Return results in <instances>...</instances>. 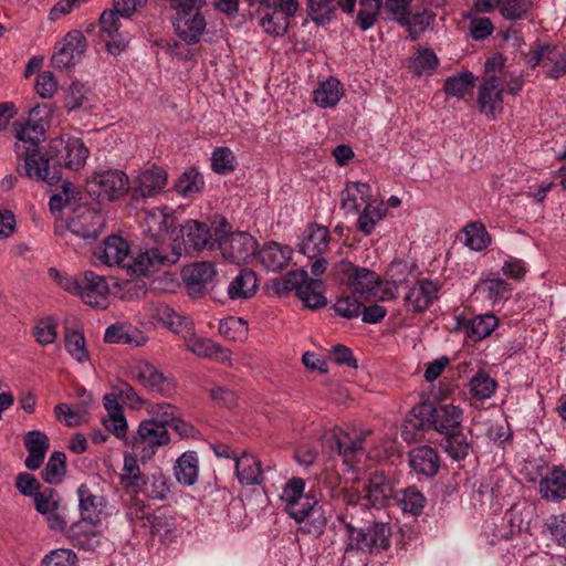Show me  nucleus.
Returning <instances> with one entry per match:
<instances>
[{
	"instance_id": "f257e3e1",
	"label": "nucleus",
	"mask_w": 566,
	"mask_h": 566,
	"mask_svg": "<svg viewBox=\"0 0 566 566\" xmlns=\"http://www.w3.org/2000/svg\"><path fill=\"white\" fill-rule=\"evenodd\" d=\"M17 172L30 179L43 180L53 186L62 180L63 169L77 171L84 167L90 155L82 139L55 137L44 153L31 147L20 153L18 145Z\"/></svg>"
},
{
	"instance_id": "f03ea898",
	"label": "nucleus",
	"mask_w": 566,
	"mask_h": 566,
	"mask_svg": "<svg viewBox=\"0 0 566 566\" xmlns=\"http://www.w3.org/2000/svg\"><path fill=\"white\" fill-rule=\"evenodd\" d=\"M338 521L346 530V552L357 549L370 554H378L389 548L391 537V527L389 524L371 522L366 525L363 521H356L348 510L338 515Z\"/></svg>"
},
{
	"instance_id": "7ed1b4c3",
	"label": "nucleus",
	"mask_w": 566,
	"mask_h": 566,
	"mask_svg": "<svg viewBox=\"0 0 566 566\" xmlns=\"http://www.w3.org/2000/svg\"><path fill=\"white\" fill-rule=\"evenodd\" d=\"M49 276L64 291L81 297L85 304L97 308L106 307L109 293L108 283L104 276L94 271L88 270L69 275L61 273L55 268H50Z\"/></svg>"
},
{
	"instance_id": "20e7f679",
	"label": "nucleus",
	"mask_w": 566,
	"mask_h": 566,
	"mask_svg": "<svg viewBox=\"0 0 566 566\" xmlns=\"http://www.w3.org/2000/svg\"><path fill=\"white\" fill-rule=\"evenodd\" d=\"M214 235L216 250H220L222 256L231 263L240 264L256 253L258 241L248 232H231V224L226 218H220Z\"/></svg>"
},
{
	"instance_id": "39448f33",
	"label": "nucleus",
	"mask_w": 566,
	"mask_h": 566,
	"mask_svg": "<svg viewBox=\"0 0 566 566\" xmlns=\"http://www.w3.org/2000/svg\"><path fill=\"white\" fill-rule=\"evenodd\" d=\"M86 190L90 197L99 203L115 201L125 193L130 196V186L127 175L117 169L95 172L87 180Z\"/></svg>"
},
{
	"instance_id": "423d86ee",
	"label": "nucleus",
	"mask_w": 566,
	"mask_h": 566,
	"mask_svg": "<svg viewBox=\"0 0 566 566\" xmlns=\"http://www.w3.org/2000/svg\"><path fill=\"white\" fill-rule=\"evenodd\" d=\"M170 434L168 429L158 426L156 421L143 420L138 430L130 439L125 440L126 446H130L133 451L139 455L144 463L150 460L159 447L169 444Z\"/></svg>"
},
{
	"instance_id": "0eeeda50",
	"label": "nucleus",
	"mask_w": 566,
	"mask_h": 566,
	"mask_svg": "<svg viewBox=\"0 0 566 566\" xmlns=\"http://www.w3.org/2000/svg\"><path fill=\"white\" fill-rule=\"evenodd\" d=\"M216 227H219L217 221H213L212 227H209L206 222L193 219L187 220L181 224L179 233L186 254L195 256L203 250H216Z\"/></svg>"
},
{
	"instance_id": "6e6552de",
	"label": "nucleus",
	"mask_w": 566,
	"mask_h": 566,
	"mask_svg": "<svg viewBox=\"0 0 566 566\" xmlns=\"http://www.w3.org/2000/svg\"><path fill=\"white\" fill-rule=\"evenodd\" d=\"M334 274L342 284H347L354 294L371 292L381 284V277L375 271L357 266L347 260L334 265Z\"/></svg>"
},
{
	"instance_id": "1a4fd4ad",
	"label": "nucleus",
	"mask_w": 566,
	"mask_h": 566,
	"mask_svg": "<svg viewBox=\"0 0 566 566\" xmlns=\"http://www.w3.org/2000/svg\"><path fill=\"white\" fill-rule=\"evenodd\" d=\"M365 438L359 434L353 438L342 429H333L324 434L323 447L331 453H337L343 462L354 467L364 454Z\"/></svg>"
},
{
	"instance_id": "9d476101",
	"label": "nucleus",
	"mask_w": 566,
	"mask_h": 566,
	"mask_svg": "<svg viewBox=\"0 0 566 566\" xmlns=\"http://www.w3.org/2000/svg\"><path fill=\"white\" fill-rule=\"evenodd\" d=\"M304 480L293 478L286 483L281 495V500L285 502V512L296 522L305 521L313 505H316V497L304 494Z\"/></svg>"
},
{
	"instance_id": "9b49d317",
	"label": "nucleus",
	"mask_w": 566,
	"mask_h": 566,
	"mask_svg": "<svg viewBox=\"0 0 566 566\" xmlns=\"http://www.w3.org/2000/svg\"><path fill=\"white\" fill-rule=\"evenodd\" d=\"M105 226V218L101 211L80 205L75 207L67 220V229L83 239H97Z\"/></svg>"
},
{
	"instance_id": "f8f14e48",
	"label": "nucleus",
	"mask_w": 566,
	"mask_h": 566,
	"mask_svg": "<svg viewBox=\"0 0 566 566\" xmlns=\"http://www.w3.org/2000/svg\"><path fill=\"white\" fill-rule=\"evenodd\" d=\"M364 492V499L368 505L377 510L388 506L391 501L397 499L395 480L384 471H375L369 474Z\"/></svg>"
},
{
	"instance_id": "ddd939ff",
	"label": "nucleus",
	"mask_w": 566,
	"mask_h": 566,
	"mask_svg": "<svg viewBox=\"0 0 566 566\" xmlns=\"http://www.w3.org/2000/svg\"><path fill=\"white\" fill-rule=\"evenodd\" d=\"M167 180L168 174L161 167L153 166L149 169L143 170L130 186L132 203L137 205L140 201H145L146 198L155 197L164 189Z\"/></svg>"
},
{
	"instance_id": "4468645a",
	"label": "nucleus",
	"mask_w": 566,
	"mask_h": 566,
	"mask_svg": "<svg viewBox=\"0 0 566 566\" xmlns=\"http://www.w3.org/2000/svg\"><path fill=\"white\" fill-rule=\"evenodd\" d=\"M87 48V40L78 30L70 31L63 42L57 43L51 62L56 69H70L81 61Z\"/></svg>"
},
{
	"instance_id": "2eb2a0df",
	"label": "nucleus",
	"mask_w": 566,
	"mask_h": 566,
	"mask_svg": "<svg viewBox=\"0 0 566 566\" xmlns=\"http://www.w3.org/2000/svg\"><path fill=\"white\" fill-rule=\"evenodd\" d=\"M424 416H430L431 430H436L446 436L462 427L463 410L452 403L434 405L428 401V407L423 409Z\"/></svg>"
},
{
	"instance_id": "dca6fc26",
	"label": "nucleus",
	"mask_w": 566,
	"mask_h": 566,
	"mask_svg": "<svg viewBox=\"0 0 566 566\" xmlns=\"http://www.w3.org/2000/svg\"><path fill=\"white\" fill-rule=\"evenodd\" d=\"M217 275L214 264L209 261L195 262L184 266L181 276L187 293L191 297H201L207 292V285Z\"/></svg>"
},
{
	"instance_id": "f3484780",
	"label": "nucleus",
	"mask_w": 566,
	"mask_h": 566,
	"mask_svg": "<svg viewBox=\"0 0 566 566\" xmlns=\"http://www.w3.org/2000/svg\"><path fill=\"white\" fill-rule=\"evenodd\" d=\"M134 378L149 392L169 397L174 391V382L163 371L147 361L138 363L134 368Z\"/></svg>"
},
{
	"instance_id": "a211bd4d",
	"label": "nucleus",
	"mask_w": 566,
	"mask_h": 566,
	"mask_svg": "<svg viewBox=\"0 0 566 566\" xmlns=\"http://www.w3.org/2000/svg\"><path fill=\"white\" fill-rule=\"evenodd\" d=\"M179 254H175L174 259L163 254L159 249H150L139 252L133 258L132 263L124 264L127 270L136 275L149 276L159 271L161 266L170 265L177 262Z\"/></svg>"
},
{
	"instance_id": "6ab92c4d",
	"label": "nucleus",
	"mask_w": 566,
	"mask_h": 566,
	"mask_svg": "<svg viewBox=\"0 0 566 566\" xmlns=\"http://www.w3.org/2000/svg\"><path fill=\"white\" fill-rule=\"evenodd\" d=\"M426 407H428V400L413 406L406 416L401 428V438L407 443L420 441L424 438V432L431 430L430 416L422 415L426 413L423 410Z\"/></svg>"
},
{
	"instance_id": "aec40b11",
	"label": "nucleus",
	"mask_w": 566,
	"mask_h": 566,
	"mask_svg": "<svg viewBox=\"0 0 566 566\" xmlns=\"http://www.w3.org/2000/svg\"><path fill=\"white\" fill-rule=\"evenodd\" d=\"M499 325L494 314L476 315L471 319L457 317L454 331H464L468 338L480 342L489 337Z\"/></svg>"
},
{
	"instance_id": "412c9836",
	"label": "nucleus",
	"mask_w": 566,
	"mask_h": 566,
	"mask_svg": "<svg viewBox=\"0 0 566 566\" xmlns=\"http://www.w3.org/2000/svg\"><path fill=\"white\" fill-rule=\"evenodd\" d=\"M172 25L177 35L188 45L200 42L206 30L207 22L205 15L200 11L193 14L176 17Z\"/></svg>"
},
{
	"instance_id": "4be33fe9",
	"label": "nucleus",
	"mask_w": 566,
	"mask_h": 566,
	"mask_svg": "<svg viewBox=\"0 0 566 566\" xmlns=\"http://www.w3.org/2000/svg\"><path fill=\"white\" fill-rule=\"evenodd\" d=\"M97 524L84 520L73 523L69 530L72 545L78 549L94 552L101 545L102 539Z\"/></svg>"
},
{
	"instance_id": "5701e85b",
	"label": "nucleus",
	"mask_w": 566,
	"mask_h": 566,
	"mask_svg": "<svg viewBox=\"0 0 566 566\" xmlns=\"http://www.w3.org/2000/svg\"><path fill=\"white\" fill-rule=\"evenodd\" d=\"M439 286L429 279H422L418 285L412 286L406 294L403 301L407 306H411L412 313H422L427 311L433 300L438 296Z\"/></svg>"
},
{
	"instance_id": "b1692460",
	"label": "nucleus",
	"mask_w": 566,
	"mask_h": 566,
	"mask_svg": "<svg viewBox=\"0 0 566 566\" xmlns=\"http://www.w3.org/2000/svg\"><path fill=\"white\" fill-rule=\"evenodd\" d=\"M538 491L546 501L566 500V469L562 465L553 467L539 481Z\"/></svg>"
},
{
	"instance_id": "393cba45",
	"label": "nucleus",
	"mask_w": 566,
	"mask_h": 566,
	"mask_svg": "<svg viewBox=\"0 0 566 566\" xmlns=\"http://www.w3.org/2000/svg\"><path fill=\"white\" fill-rule=\"evenodd\" d=\"M138 459L139 455L134 451L133 453L124 454V465L119 475V482L127 493L138 494L148 482V476L140 470Z\"/></svg>"
},
{
	"instance_id": "a878e982",
	"label": "nucleus",
	"mask_w": 566,
	"mask_h": 566,
	"mask_svg": "<svg viewBox=\"0 0 566 566\" xmlns=\"http://www.w3.org/2000/svg\"><path fill=\"white\" fill-rule=\"evenodd\" d=\"M409 464L418 474L432 478L440 469V457L434 448L421 446L409 452Z\"/></svg>"
},
{
	"instance_id": "bb28decb",
	"label": "nucleus",
	"mask_w": 566,
	"mask_h": 566,
	"mask_svg": "<svg viewBox=\"0 0 566 566\" xmlns=\"http://www.w3.org/2000/svg\"><path fill=\"white\" fill-rule=\"evenodd\" d=\"M24 447L28 451L25 467L32 471L40 469L50 448L49 437L39 430L30 431L24 437Z\"/></svg>"
},
{
	"instance_id": "cd10ccee",
	"label": "nucleus",
	"mask_w": 566,
	"mask_h": 566,
	"mask_svg": "<svg viewBox=\"0 0 566 566\" xmlns=\"http://www.w3.org/2000/svg\"><path fill=\"white\" fill-rule=\"evenodd\" d=\"M258 258L268 270L281 271L289 264L292 258V249L289 245L269 241L258 251Z\"/></svg>"
},
{
	"instance_id": "c85d7f7f",
	"label": "nucleus",
	"mask_w": 566,
	"mask_h": 566,
	"mask_svg": "<svg viewBox=\"0 0 566 566\" xmlns=\"http://www.w3.org/2000/svg\"><path fill=\"white\" fill-rule=\"evenodd\" d=\"M128 242L119 235H108L95 255L106 265H120L128 256Z\"/></svg>"
},
{
	"instance_id": "c756f323",
	"label": "nucleus",
	"mask_w": 566,
	"mask_h": 566,
	"mask_svg": "<svg viewBox=\"0 0 566 566\" xmlns=\"http://www.w3.org/2000/svg\"><path fill=\"white\" fill-rule=\"evenodd\" d=\"M78 506L82 520L99 523V515L106 505L103 496L96 495L86 484L77 488Z\"/></svg>"
},
{
	"instance_id": "7c9ffc66",
	"label": "nucleus",
	"mask_w": 566,
	"mask_h": 566,
	"mask_svg": "<svg viewBox=\"0 0 566 566\" xmlns=\"http://www.w3.org/2000/svg\"><path fill=\"white\" fill-rule=\"evenodd\" d=\"M235 462V474L243 485L260 484L263 481L261 462L252 454L245 452L241 457H233Z\"/></svg>"
},
{
	"instance_id": "2f4dec72",
	"label": "nucleus",
	"mask_w": 566,
	"mask_h": 566,
	"mask_svg": "<svg viewBox=\"0 0 566 566\" xmlns=\"http://www.w3.org/2000/svg\"><path fill=\"white\" fill-rule=\"evenodd\" d=\"M329 231L323 226H312L306 239L300 245V252L310 260L321 256L328 249Z\"/></svg>"
},
{
	"instance_id": "473e14b6",
	"label": "nucleus",
	"mask_w": 566,
	"mask_h": 566,
	"mask_svg": "<svg viewBox=\"0 0 566 566\" xmlns=\"http://www.w3.org/2000/svg\"><path fill=\"white\" fill-rule=\"evenodd\" d=\"M441 447L454 461H462L472 449V440L463 432V427L443 436Z\"/></svg>"
},
{
	"instance_id": "72a5a7b5",
	"label": "nucleus",
	"mask_w": 566,
	"mask_h": 566,
	"mask_svg": "<svg viewBox=\"0 0 566 566\" xmlns=\"http://www.w3.org/2000/svg\"><path fill=\"white\" fill-rule=\"evenodd\" d=\"M177 481L190 486L197 482L199 473V459L197 452L186 451L176 461L174 467Z\"/></svg>"
},
{
	"instance_id": "f704fd0d",
	"label": "nucleus",
	"mask_w": 566,
	"mask_h": 566,
	"mask_svg": "<svg viewBox=\"0 0 566 566\" xmlns=\"http://www.w3.org/2000/svg\"><path fill=\"white\" fill-rule=\"evenodd\" d=\"M104 342L108 344H123L140 346L145 342V337L137 328L126 324H113L106 328Z\"/></svg>"
},
{
	"instance_id": "c9c22d12",
	"label": "nucleus",
	"mask_w": 566,
	"mask_h": 566,
	"mask_svg": "<svg viewBox=\"0 0 566 566\" xmlns=\"http://www.w3.org/2000/svg\"><path fill=\"white\" fill-rule=\"evenodd\" d=\"M324 283L319 279H311L304 281L302 286L297 289V297L305 304L307 308L317 310L326 306L327 300L323 294Z\"/></svg>"
},
{
	"instance_id": "e433bc0d",
	"label": "nucleus",
	"mask_w": 566,
	"mask_h": 566,
	"mask_svg": "<svg viewBox=\"0 0 566 566\" xmlns=\"http://www.w3.org/2000/svg\"><path fill=\"white\" fill-rule=\"evenodd\" d=\"M544 67L548 78L559 80L566 75V50L558 45L545 44Z\"/></svg>"
},
{
	"instance_id": "4c0bfd02",
	"label": "nucleus",
	"mask_w": 566,
	"mask_h": 566,
	"mask_svg": "<svg viewBox=\"0 0 566 566\" xmlns=\"http://www.w3.org/2000/svg\"><path fill=\"white\" fill-rule=\"evenodd\" d=\"M187 349L205 357L214 358L221 363L230 360L231 352L208 338H191L187 342Z\"/></svg>"
},
{
	"instance_id": "58836bf2",
	"label": "nucleus",
	"mask_w": 566,
	"mask_h": 566,
	"mask_svg": "<svg viewBox=\"0 0 566 566\" xmlns=\"http://www.w3.org/2000/svg\"><path fill=\"white\" fill-rule=\"evenodd\" d=\"M256 276L253 271L243 269L231 281L228 295L231 300L249 298L256 292Z\"/></svg>"
},
{
	"instance_id": "ea45409f",
	"label": "nucleus",
	"mask_w": 566,
	"mask_h": 566,
	"mask_svg": "<svg viewBox=\"0 0 566 566\" xmlns=\"http://www.w3.org/2000/svg\"><path fill=\"white\" fill-rule=\"evenodd\" d=\"M476 77L470 71L449 76L443 84V92L448 97L453 96L463 98L467 94L472 93L475 86Z\"/></svg>"
},
{
	"instance_id": "a19ab883",
	"label": "nucleus",
	"mask_w": 566,
	"mask_h": 566,
	"mask_svg": "<svg viewBox=\"0 0 566 566\" xmlns=\"http://www.w3.org/2000/svg\"><path fill=\"white\" fill-rule=\"evenodd\" d=\"M306 280H308V274L305 270L290 271L284 276L276 277L272 281V290L279 297L286 296L292 291H295L297 295V289L301 287L302 283Z\"/></svg>"
},
{
	"instance_id": "79ce46f5",
	"label": "nucleus",
	"mask_w": 566,
	"mask_h": 566,
	"mask_svg": "<svg viewBox=\"0 0 566 566\" xmlns=\"http://www.w3.org/2000/svg\"><path fill=\"white\" fill-rule=\"evenodd\" d=\"M340 96V82L335 77H329L326 82L321 83L314 91V102L323 108L335 106Z\"/></svg>"
},
{
	"instance_id": "37998d69",
	"label": "nucleus",
	"mask_w": 566,
	"mask_h": 566,
	"mask_svg": "<svg viewBox=\"0 0 566 566\" xmlns=\"http://www.w3.org/2000/svg\"><path fill=\"white\" fill-rule=\"evenodd\" d=\"M203 186L205 180L202 175L195 167H190L184 171L174 187L180 196L188 198L200 193Z\"/></svg>"
},
{
	"instance_id": "c03bdc74",
	"label": "nucleus",
	"mask_w": 566,
	"mask_h": 566,
	"mask_svg": "<svg viewBox=\"0 0 566 566\" xmlns=\"http://www.w3.org/2000/svg\"><path fill=\"white\" fill-rule=\"evenodd\" d=\"M66 474V455L62 451H54L45 468L41 472L44 482L51 485H57L63 481Z\"/></svg>"
},
{
	"instance_id": "a18cd8bd",
	"label": "nucleus",
	"mask_w": 566,
	"mask_h": 566,
	"mask_svg": "<svg viewBox=\"0 0 566 566\" xmlns=\"http://www.w3.org/2000/svg\"><path fill=\"white\" fill-rule=\"evenodd\" d=\"M464 244L474 251H483L491 243V235L480 221L471 222L463 228Z\"/></svg>"
},
{
	"instance_id": "49530a36",
	"label": "nucleus",
	"mask_w": 566,
	"mask_h": 566,
	"mask_svg": "<svg viewBox=\"0 0 566 566\" xmlns=\"http://www.w3.org/2000/svg\"><path fill=\"white\" fill-rule=\"evenodd\" d=\"M402 509L403 512L419 515L427 503L424 495L416 488L408 486L401 490V496L397 495L395 500Z\"/></svg>"
},
{
	"instance_id": "de8ad7c7",
	"label": "nucleus",
	"mask_w": 566,
	"mask_h": 566,
	"mask_svg": "<svg viewBox=\"0 0 566 566\" xmlns=\"http://www.w3.org/2000/svg\"><path fill=\"white\" fill-rule=\"evenodd\" d=\"M335 0H307V14L317 25L328 23L334 15Z\"/></svg>"
},
{
	"instance_id": "09e8293b",
	"label": "nucleus",
	"mask_w": 566,
	"mask_h": 566,
	"mask_svg": "<svg viewBox=\"0 0 566 566\" xmlns=\"http://www.w3.org/2000/svg\"><path fill=\"white\" fill-rule=\"evenodd\" d=\"M439 59L432 49L418 51V55L410 59L409 66L418 75L427 73L431 75L438 67Z\"/></svg>"
},
{
	"instance_id": "8fccbe9b",
	"label": "nucleus",
	"mask_w": 566,
	"mask_h": 566,
	"mask_svg": "<svg viewBox=\"0 0 566 566\" xmlns=\"http://www.w3.org/2000/svg\"><path fill=\"white\" fill-rule=\"evenodd\" d=\"M495 388V380L483 370L476 373V375L470 380V391L474 398L480 400L490 398L494 394Z\"/></svg>"
},
{
	"instance_id": "3c124183",
	"label": "nucleus",
	"mask_w": 566,
	"mask_h": 566,
	"mask_svg": "<svg viewBox=\"0 0 566 566\" xmlns=\"http://www.w3.org/2000/svg\"><path fill=\"white\" fill-rule=\"evenodd\" d=\"M65 347L69 354L80 363L88 359L85 336L80 331H66Z\"/></svg>"
},
{
	"instance_id": "603ef678",
	"label": "nucleus",
	"mask_w": 566,
	"mask_h": 566,
	"mask_svg": "<svg viewBox=\"0 0 566 566\" xmlns=\"http://www.w3.org/2000/svg\"><path fill=\"white\" fill-rule=\"evenodd\" d=\"M212 170L219 175H227L235 169V156L228 147H217L211 156Z\"/></svg>"
},
{
	"instance_id": "864d4df0",
	"label": "nucleus",
	"mask_w": 566,
	"mask_h": 566,
	"mask_svg": "<svg viewBox=\"0 0 566 566\" xmlns=\"http://www.w3.org/2000/svg\"><path fill=\"white\" fill-rule=\"evenodd\" d=\"M147 411L153 416L149 420L156 421L158 426L168 429L179 417L177 408L170 403H149Z\"/></svg>"
},
{
	"instance_id": "5fc2aeb1",
	"label": "nucleus",
	"mask_w": 566,
	"mask_h": 566,
	"mask_svg": "<svg viewBox=\"0 0 566 566\" xmlns=\"http://www.w3.org/2000/svg\"><path fill=\"white\" fill-rule=\"evenodd\" d=\"M219 333L229 340L242 339L248 333V323L241 317L229 316L220 321Z\"/></svg>"
},
{
	"instance_id": "6e6d98bb",
	"label": "nucleus",
	"mask_w": 566,
	"mask_h": 566,
	"mask_svg": "<svg viewBox=\"0 0 566 566\" xmlns=\"http://www.w3.org/2000/svg\"><path fill=\"white\" fill-rule=\"evenodd\" d=\"M533 6L531 0H501L499 7L500 13L507 20H522L526 17Z\"/></svg>"
},
{
	"instance_id": "4d7b16f0",
	"label": "nucleus",
	"mask_w": 566,
	"mask_h": 566,
	"mask_svg": "<svg viewBox=\"0 0 566 566\" xmlns=\"http://www.w3.org/2000/svg\"><path fill=\"white\" fill-rule=\"evenodd\" d=\"M77 555L70 548H56L48 553L41 560V566H77Z\"/></svg>"
},
{
	"instance_id": "13d9d810",
	"label": "nucleus",
	"mask_w": 566,
	"mask_h": 566,
	"mask_svg": "<svg viewBox=\"0 0 566 566\" xmlns=\"http://www.w3.org/2000/svg\"><path fill=\"white\" fill-rule=\"evenodd\" d=\"M85 85L78 81L72 82L64 96V107L71 112L84 107L88 102Z\"/></svg>"
},
{
	"instance_id": "bf43d9fd",
	"label": "nucleus",
	"mask_w": 566,
	"mask_h": 566,
	"mask_svg": "<svg viewBox=\"0 0 566 566\" xmlns=\"http://www.w3.org/2000/svg\"><path fill=\"white\" fill-rule=\"evenodd\" d=\"M168 478L163 473H154L143 488V492L153 500H164L169 493Z\"/></svg>"
},
{
	"instance_id": "052dcab7",
	"label": "nucleus",
	"mask_w": 566,
	"mask_h": 566,
	"mask_svg": "<svg viewBox=\"0 0 566 566\" xmlns=\"http://www.w3.org/2000/svg\"><path fill=\"white\" fill-rule=\"evenodd\" d=\"M279 11H274L272 13H265L261 19V27L264 32L272 36H284L290 29V19H286L284 15L281 19H277L275 14Z\"/></svg>"
},
{
	"instance_id": "680f3d73",
	"label": "nucleus",
	"mask_w": 566,
	"mask_h": 566,
	"mask_svg": "<svg viewBox=\"0 0 566 566\" xmlns=\"http://www.w3.org/2000/svg\"><path fill=\"white\" fill-rule=\"evenodd\" d=\"M148 525L153 536L167 537L175 530V518L172 516L167 517L160 511H157L151 515V518H148Z\"/></svg>"
},
{
	"instance_id": "e2e57ef3",
	"label": "nucleus",
	"mask_w": 566,
	"mask_h": 566,
	"mask_svg": "<svg viewBox=\"0 0 566 566\" xmlns=\"http://www.w3.org/2000/svg\"><path fill=\"white\" fill-rule=\"evenodd\" d=\"M486 297L493 303L507 300L511 295V287L507 282L502 279H491L482 283Z\"/></svg>"
},
{
	"instance_id": "0e129e2a",
	"label": "nucleus",
	"mask_w": 566,
	"mask_h": 566,
	"mask_svg": "<svg viewBox=\"0 0 566 566\" xmlns=\"http://www.w3.org/2000/svg\"><path fill=\"white\" fill-rule=\"evenodd\" d=\"M51 107L49 104H38L29 112V124H32V132L43 135L45 126L50 120Z\"/></svg>"
},
{
	"instance_id": "69168bd1",
	"label": "nucleus",
	"mask_w": 566,
	"mask_h": 566,
	"mask_svg": "<svg viewBox=\"0 0 566 566\" xmlns=\"http://www.w3.org/2000/svg\"><path fill=\"white\" fill-rule=\"evenodd\" d=\"M363 304L353 296L344 295L337 298L334 304L336 315L352 319L360 314Z\"/></svg>"
},
{
	"instance_id": "338daca9",
	"label": "nucleus",
	"mask_w": 566,
	"mask_h": 566,
	"mask_svg": "<svg viewBox=\"0 0 566 566\" xmlns=\"http://www.w3.org/2000/svg\"><path fill=\"white\" fill-rule=\"evenodd\" d=\"M119 12L113 7V9L104 10L99 17V32L107 34L108 38H114L119 30Z\"/></svg>"
},
{
	"instance_id": "774afa93",
	"label": "nucleus",
	"mask_w": 566,
	"mask_h": 566,
	"mask_svg": "<svg viewBox=\"0 0 566 566\" xmlns=\"http://www.w3.org/2000/svg\"><path fill=\"white\" fill-rule=\"evenodd\" d=\"M545 526L559 545L566 546V514L552 515Z\"/></svg>"
}]
</instances>
